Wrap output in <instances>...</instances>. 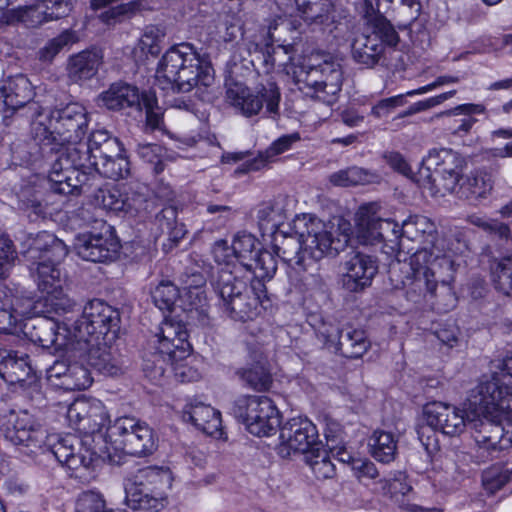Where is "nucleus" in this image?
Masks as SVG:
<instances>
[{"label": "nucleus", "instance_id": "1", "mask_svg": "<svg viewBox=\"0 0 512 512\" xmlns=\"http://www.w3.org/2000/svg\"><path fill=\"white\" fill-rule=\"evenodd\" d=\"M403 234L418 241L420 247L410 257L408 264H397L398 270L405 273V276L395 279V287L404 289L409 301L418 302L426 294L437 296L436 289L440 284L442 293L448 297L445 310L454 307L456 299L450 287L454 264L443 250L435 224L426 216H412L403 222ZM396 272L394 266L390 271L392 280Z\"/></svg>", "mask_w": 512, "mask_h": 512}, {"label": "nucleus", "instance_id": "2", "mask_svg": "<svg viewBox=\"0 0 512 512\" xmlns=\"http://www.w3.org/2000/svg\"><path fill=\"white\" fill-rule=\"evenodd\" d=\"M295 228L297 234H274L273 251L297 273L307 271L326 255H337L350 241L348 233L335 236L329 224L311 214L298 218Z\"/></svg>", "mask_w": 512, "mask_h": 512}, {"label": "nucleus", "instance_id": "3", "mask_svg": "<svg viewBox=\"0 0 512 512\" xmlns=\"http://www.w3.org/2000/svg\"><path fill=\"white\" fill-rule=\"evenodd\" d=\"M28 109L35 140L48 145L83 143L90 119L82 104L70 102L49 111L39 104H31Z\"/></svg>", "mask_w": 512, "mask_h": 512}, {"label": "nucleus", "instance_id": "4", "mask_svg": "<svg viewBox=\"0 0 512 512\" xmlns=\"http://www.w3.org/2000/svg\"><path fill=\"white\" fill-rule=\"evenodd\" d=\"M214 77L212 67L200 58L191 43H180L163 55L156 71L161 89L187 93L197 85L210 86Z\"/></svg>", "mask_w": 512, "mask_h": 512}, {"label": "nucleus", "instance_id": "5", "mask_svg": "<svg viewBox=\"0 0 512 512\" xmlns=\"http://www.w3.org/2000/svg\"><path fill=\"white\" fill-rule=\"evenodd\" d=\"M211 284L222 301L224 311L234 320L246 321L258 314V307L267 309L270 300L265 282L252 279L250 286L227 267L212 276Z\"/></svg>", "mask_w": 512, "mask_h": 512}, {"label": "nucleus", "instance_id": "6", "mask_svg": "<svg viewBox=\"0 0 512 512\" xmlns=\"http://www.w3.org/2000/svg\"><path fill=\"white\" fill-rule=\"evenodd\" d=\"M48 173L50 191L61 196L81 195L89 191V140L87 143L59 144Z\"/></svg>", "mask_w": 512, "mask_h": 512}, {"label": "nucleus", "instance_id": "7", "mask_svg": "<svg viewBox=\"0 0 512 512\" xmlns=\"http://www.w3.org/2000/svg\"><path fill=\"white\" fill-rule=\"evenodd\" d=\"M67 254L65 243L49 232H39L30 239L23 257L30 263V273L41 292L48 294L63 288L65 280L59 264Z\"/></svg>", "mask_w": 512, "mask_h": 512}, {"label": "nucleus", "instance_id": "8", "mask_svg": "<svg viewBox=\"0 0 512 512\" xmlns=\"http://www.w3.org/2000/svg\"><path fill=\"white\" fill-rule=\"evenodd\" d=\"M294 83L306 96L332 106L338 100L343 83V72L338 62L324 59L315 63L313 59L298 65H292Z\"/></svg>", "mask_w": 512, "mask_h": 512}, {"label": "nucleus", "instance_id": "9", "mask_svg": "<svg viewBox=\"0 0 512 512\" xmlns=\"http://www.w3.org/2000/svg\"><path fill=\"white\" fill-rule=\"evenodd\" d=\"M168 471L144 467L126 480L125 501L133 510L159 512L167 505L166 490L170 487Z\"/></svg>", "mask_w": 512, "mask_h": 512}, {"label": "nucleus", "instance_id": "10", "mask_svg": "<svg viewBox=\"0 0 512 512\" xmlns=\"http://www.w3.org/2000/svg\"><path fill=\"white\" fill-rule=\"evenodd\" d=\"M120 312L103 300L88 302L80 319L71 324L78 343L87 341H115L120 330Z\"/></svg>", "mask_w": 512, "mask_h": 512}, {"label": "nucleus", "instance_id": "11", "mask_svg": "<svg viewBox=\"0 0 512 512\" xmlns=\"http://www.w3.org/2000/svg\"><path fill=\"white\" fill-rule=\"evenodd\" d=\"M122 143L112 137L105 130L93 131L89 137V158H91L92 171L112 179L119 180L130 173V163L124 155Z\"/></svg>", "mask_w": 512, "mask_h": 512}, {"label": "nucleus", "instance_id": "12", "mask_svg": "<svg viewBox=\"0 0 512 512\" xmlns=\"http://www.w3.org/2000/svg\"><path fill=\"white\" fill-rule=\"evenodd\" d=\"M427 428L419 431V439L428 454L439 450L436 431L456 437L466 430L467 413L464 409L443 402L429 403L424 408Z\"/></svg>", "mask_w": 512, "mask_h": 512}, {"label": "nucleus", "instance_id": "13", "mask_svg": "<svg viewBox=\"0 0 512 512\" xmlns=\"http://www.w3.org/2000/svg\"><path fill=\"white\" fill-rule=\"evenodd\" d=\"M232 413L258 437L274 434L281 422L278 408L267 396H241L235 400Z\"/></svg>", "mask_w": 512, "mask_h": 512}, {"label": "nucleus", "instance_id": "14", "mask_svg": "<svg viewBox=\"0 0 512 512\" xmlns=\"http://www.w3.org/2000/svg\"><path fill=\"white\" fill-rule=\"evenodd\" d=\"M227 102L242 115L252 117L257 115L266 103L269 114H278L281 92L276 82L267 80L257 87L253 93L245 84L231 80L226 83Z\"/></svg>", "mask_w": 512, "mask_h": 512}, {"label": "nucleus", "instance_id": "15", "mask_svg": "<svg viewBox=\"0 0 512 512\" xmlns=\"http://www.w3.org/2000/svg\"><path fill=\"white\" fill-rule=\"evenodd\" d=\"M110 442L119 443L125 453L143 457L156 450V438L152 428L133 417H121L108 428Z\"/></svg>", "mask_w": 512, "mask_h": 512}, {"label": "nucleus", "instance_id": "16", "mask_svg": "<svg viewBox=\"0 0 512 512\" xmlns=\"http://www.w3.org/2000/svg\"><path fill=\"white\" fill-rule=\"evenodd\" d=\"M374 204L363 205L356 213L358 236L366 244L384 242L392 251L400 249V238L404 236L403 225L391 219H383L376 213Z\"/></svg>", "mask_w": 512, "mask_h": 512}, {"label": "nucleus", "instance_id": "17", "mask_svg": "<svg viewBox=\"0 0 512 512\" xmlns=\"http://www.w3.org/2000/svg\"><path fill=\"white\" fill-rule=\"evenodd\" d=\"M99 230L80 234L75 243L79 257L91 262H108L117 258L120 242L114 228L104 221H100Z\"/></svg>", "mask_w": 512, "mask_h": 512}, {"label": "nucleus", "instance_id": "18", "mask_svg": "<svg viewBox=\"0 0 512 512\" xmlns=\"http://www.w3.org/2000/svg\"><path fill=\"white\" fill-rule=\"evenodd\" d=\"M70 425L85 436L108 438L109 415L100 401L76 400L67 410Z\"/></svg>", "mask_w": 512, "mask_h": 512}, {"label": "nucleus", "instance_id": "19", "mask_svg": "<svg viewBox=\"0 0 512 512\" xmlns=\"http://www.w3.org/2000/svg\"><path fill=\"white\" fill-rule=\"evenodd\" d=\"M428 169H434L439 177L436 184L437 192L441 195L456 191L461 181L465 159L449 148L432 149L425 159Z\"/></svg>", "mask_w": 512, "mask_h": 512}, {"label": "nucleus", "instance_id": "20", "mask_svg": "<svg viewBox=\"0 0 512 512\" xmlns=\"http://www.w3.org/2000/svg\"><path fill=\"white\" fill-rule=\"evenodd\" d=\"M0 431L14 445L41 447L43 432L27 411L10 410L0 416Z\"/></svg>", "mask_w": 512, "mask_h": 512}, {"label": "nucleus", "instance_id": "21", "mask_svg": "<svg viewBox=\"0 0 512 512\" xmlns=\"http://www.w3.org/2000/svg\"><path fill=\"white\" fill-rule=\"evenodd\" d=\"M320 445L317 428L307 418H292L280 429V453L283 456H289L291 452L308 455Z\"/></svg>", "mask_w": 512, "mask_h": 512}, {"label": "nucleus", "instance_id": "22", "mask_svg": "<svg viewBox=\"0 0 512 512\" xmlns=\"http://www.w3.org/2000/svg\"><path fill=\"white\" fill-rule=\"evenodd\" d=\"M473 403L488 413L512 411V387L500 377L482 380L473 390Z\"/></svg>", "mask_w": 512, "mask_h": 512}, {"label": "nucleus", "instance_id": "23", "mask_svg": "<svg viewBox=\"0 0 512 512\" xmlns=\"http://www.w3.org/2000/svg\"><path fill=\"white\" fill-rule=\"evenodd\" d=\"M113 341L97 340L82 342L86 350L85 359L90 367L105 376H119L124 373V361Z\"/></svg>", "mask_w": 512, "mask_h": 512}, {"label": "nucleus", "instance_id": "24", "mask_svg": "<svg viewBox=\"0 0 512 512\" xmlns=\"http://www.w3.org/2000/svg\"><path fill=\"white\" fill-rule=\"evenodd\" d=\"M46 450L62 465L71 470L80 468L89 469L93 462L92 453L81 449V440L74 435L68 434L56 440L48 439Z\"/></svg>", "mask_w": 512, "mask_h": 512}, {"label": "nucleus", "instance_id": "25", "mask_svg": "<svg viewBox=\"0 0 512 512\" xmlns=\"http://www.w3.org/2000/svg\"><path fill=\"white\" fill-rule=\"evenodd\" d=\"M155 337L157 338L155 349L168 355L165 356L167 359H185L190 353L188 332L182 322L165 319Z\"/></svg>", "mask_w": 512, "mask_h": 512}, {"label": "nucleus", "instance_id": "26", "mask_svg": "<svg viewBox=\"0 0 512 512\" xmlns=\"http://www.w3.org/2000/svg\"><path fill=\"white\" fill-rule=\"evenodd\" d=\"M473 438L479 453L487 458L497 457L501 451L512 446V432L506 430L501 423L490 419L480 421Z\"/></svg>", "mask_w": 512, "mask_h": 512}, {"label": "nucleus", "instance_id": "27", "mask_svg": "<svg viewBox=\"0 0 512 512\" xmlns=\"http://www.w3.org/2000/svg\"><path fill=\"white\" fill-rule=\"evenodd\" d=\"M33 89L30 81L23 75L10 77L3 81L0 86V100L5 106L4 120L6 121L19 109H24L25 115L30 119V111L28 107L32 102Z\"/></svg>", "mask_w": 512, "mask_h": 512}, {"label": "nucleus", "instance_id": "28", "mask_svg": "<svg viewBox=\"0 0 512 512\" xmlns=\"http://www.w3.org/2000/svg\"><path fill=\"white\" fill-rule=\"evenodd\" d=\"M344 269V286L351 292H358L371 285L377 274L378 265L375 257L353 251L348 255Z\"/></svg>", "mask_w": 512, "mask_h": 512}, {"label": "nucleus", "instance_id": "29", "mask_svg": "<svg viewBox=\"0 0 512 512\" xmlns=\"http://www.w3.org/2000/svg\"><path fill=\"white\" fill-rule=\"evenodd\" d=\"M486 112V107L483 104L466 103L440 112L435 115V118L442 119L443 127L449 134L464 137L471 133L477 122L474 115L486 114Z\"/></svg>", "mask_w": 512, "mask_h": 512}, {"label": "nucleus", "instance_id": "30", "mask_svg": "<svg viewBox=\"0 0 512 512\" xmlns=\"http://www.w3.org/2000/svg\"><path fill=\"white\" fill-rule=\"evenodd\" d=\"M146 92H140L136 86L119 82L112 84L108 90L99 95L102 105L113 111H126L141 114V103Z\"/></svg>", "mask_w": 512, "mask_h": 512}, {"label": "nucleus", "instance_id": "31", "mask_svg": "<svg viewBox=\"0 0 512 512\" xmlns=\"http://www.w3.org/2000/svg\"><path fill=\"white\" fill-rule=\"evenodd\" d=\"M94 201L106 211L133 215L139 210L142 197L135 193L130 195L116 187L99 188L94 194Z\"/></svg>", "mask_w": 512, "mask_h": 512}, {"label": "nucleus", "instance_id": "32", "mask_svg": "<svg viewBox=\"0 0 512 512\" xmlns=\"http://www.w3.org/2000/svg\"><path fill=\"white\" fill-rule=\"evenodd\" d=\"M33 374L29 356L17 351L0 348V377L8 384L25 382Z\"/></svg>", "mask_w": 512, "mask_h": 512}, {"label": "nucleus", "instance_id": "33", "mask_svg": "<svg viewBox=\"0 0 512 512\" xmlns=\"http://www.w3.org/2000/svg\"><path fill=\"white\" fill-rule=\"evenodd\" d=\"M102 54L97 50H84L69 57L67 77L72 83H81L93 78L102 64Z\"/></svg>", "mask_w": 512, "mask_h": 512}, {"label": "nucleus", "instance_id": "34", "mask_svg": "<svg viewBox=\"0 0 512 512\" xmlns=\"http://www.w3.org/2000/svg\"><path fill=\"white\" fill-rule=\"evenodd\" d=\"M182 417L208 435H215L221 428V413L202 402L185 405Z\"/></svg>", "mask_w": 512, "mask_h": 512}, {"label": "nucleus", "instance_id": "35", "mask_svg": "<svg viewBox=\"0 0 512 512\" xmlns=\"http://www.w3.org/2000/svg\"><path fill=\"white\" fill-rule=\"evenodd\" d=\"M494 179L491 173L475 171L466 177H462L454 192L459 198L477 200L485 198L492 191Z\"/></svg>", "mask_w": 512, "mask_h": 512}, {"label": "nucleus", "instance_id": "36", "mask_svg": "<svg viewBox=\"0 0 512 512\" xmlns=\"http://www.w3.org/2000/svg\"><path fill=\"white\" fill-rule=\"evenodd\" d=\"M353 59L368 68L377 65L384 53V46L376 36L361 35L352 43Z\"/></svg>", "mask_w": 512, "mask_h": 512}, {"label": "nucleus", "instance_id": "37", "mask_svg": "<svg viewBox=\"0 0 512 512\" xmlns=\"http://www.w3.org/2000/svg\"><path fill=\"white\" fill-rule=\"evenodd\" d=\"M299 140L300 134L298 132L279 137L265 151L259 152L255 158L245 163L243 171H258L264 168L273 162L276 156L288 151Z\"/></svg>", "mask_w": 512, "mask_h": 512}, {"label": "nucleus", "instance_id": "38", "mask_svg": "<svg viewBox=\"0 0 512 512\" xmlns=\"http://www.w3.org/2000/svg\"><path fill=\"white\" fill-rule=\"evenodd\" d=\"M370 347L366 332L353 326H345L340 330L337 350L347 358H360Z\"/></svg>", "mask_w": 512, "mask_h": 512}, {"label": "nucleus", "instance_id": "39", "mask_svg": "<svg viewBox=\"0 0 512 512\" xmlns=\"http://www.w3.org/2000/svg\"><path fill=\"white\" fill-rule=\"evenodd\" d=\"M58 329L57 323L49 319H38L33 326L31 340L44 349L61 350L66 347L67 343L65 336L60 335Z\"/></svg>", "mask_w": 512, "mask_h": 512}, {"label": "nucleus", "instance_id": "40", "mask_svg": "<svg viewBox=\"0 0 512 512\" xmlns=\"http://www.w3.org/2000/svg\"><path fill=\"white\" fill-rule=\"evenodd\" d=\"M286 218V210L281 199L264 202L257 210L260 229L273 234L278 232V227L284 223Z\"/></svg>", "mask_w": 512, "mask_h": 512}, {"label": "nucleus", "instance_id": "41", "mask_svg": "<svg viewBox=\"0 0 512 512\" xmlns=\"http://www.w3.org/2000/svg\"><path fill=\"white\" fill-rule=\"evenodd\" d=\"M153 224L161 235H166L172 243H178L186 234L183 223L177 220V209L173 206L164 207L155 215Z\"/></svg>", "mask_w": 512, "mask_h": 512}, {"label": "nucleus", "instance_id": "42", "mask_svg": "<svg viewBox=\"0 0 512 512\" xmlns=\"http://www.w3.org/2000/svg\"><path fill=\"white\" fill-rule=\"evenodd\" d=\"M368 446L374 459L382 463H390L397 453V441L394 435L386 431H375L369 438Z\"/></svg>", "mask_w": 512, "mask_h": 512}, {"label": "nucleus", "instance_id": "43", "mask_svg": "<svg viewBox=\"0 0 512 512\" xmlns=\"http://www.w3.org/2000/svg\"><path fill=\"white\" fill-rule=\"evenodd\" d=\"M300 17L308 25L320 26L329 21L330 3L328 0H293Z\"/></svg>", "mask_w": 512, "mask_h": 512}, {"label": "nucleus", "instance_id": "44", "mask_svg": "<svg viewBox=\"0 0 512 512\" xmlns=\"http://www.w3.org/2000/svg\"><path fill=\"white\" fill-rule=\"evenodd\" d=\"M51 194L53 193L50 190L43 194L30 188L25 189L19 196L20 208L28 212V216L32 220L44 218L48 214L49 205L52 204L50 201Z\"/></svg>", "mask_w": 512, "mask_h": 512}, {"label": "nucleus", "instance_id": "45", "mask_svg": "<svg viewBox=\"0 0 512 512\" xmlns=\"http://www.w3.org/2000/svg\"><path fill=\"white\" fill-rule=\"evenodd\" d=\"M44 306L47 313L65 316L68 321L73 320V315L79 311L77 303L64 293L63 288L46 294Z\"/></svg>", "mask_w": 512, "mask_h": 512}, {"label": "nucleus", "instance_id": "46", "mask_svg": "<svg viewBox=\"0 0 512 512\" xmlns=\"http://www.w3.org/2000/svg\"><path fill=\"white\" fill-rule=\"evenodd\" d=\"M0 333L11 332L18 321L21 312L18 309L19 299L7 289L0 290Z\"/></svg>", "mask_w": 512, "mask_h": 512}, {"label": "nucleus", "instance_id": "47", "mask_svg": "<svg viewBox=\"0 0 512 512\" xmlns=\"http://www.w3.org/2000/svg\"><path fill=\"white\" fill-rule=\"evenodd\" d=\"M260 243L251 234L239 233L232 242V253L234 258L244 267L251 268V261L258 252Z\"/></svg>", "mask_w": 512, "mask_h": 512}, {"label": "nucleus", "instance_id": "48", "mask_svg": "<svg viewBox=\"0 0 512 512\" xmlns=\"http://www.w3.org/2000/svg\"><path fill=\"white\" fill-rule=\"evenodd\" d=\"M377 176L360 167H350L340 170L330 176V182L336 186L349 187L365 185L375 181Z\"/></svg>", "mask_w": 512, "mask_h": 512}, {"label": "nucleus", "instance_id": "49", "mask_svg": "<svg viewBox=\"0 0 512 512\" xmlns=\"http://www.w3.org/2000/svg\"><path fill=\"white\" fill-rule=\"evenodd\" d=\"M495 289L512 297V256H504L491 266Z\"/></svg>", "mask_w": 512, "mask_h": 512}, {"label": "nucleus", "instance_id": "50", "mask_svg": "<svg viewBox=\"0 0 512 512\" xmlns=\"http://www.w3.org/2000/svg\"><path fill=\"white\" fill-rule=\"evenodd\" d=\"M165 353H161L159 349H155L154 352L145 354L143 358V371L146 376L152 381H159L165 374L168 366H172L174 363L182 361L183 359H167Z\"/></svg>", "mask_w": 512, "mask_h": 512}, {"label": "nucleus", "instance_id": "51", "mask_svg": "<svg viewBox=\"0 0 512 512\" xmlns=\"http://www.w3.org/2000/svg\"><path fill=\"white\" fill-rule=\"evenodd\" d=\"M306 462L318 479H330L335 475V466L329 453L321 445L306 455Z\"/></svg>", "mask_w": 512, "mask_h": 512}, {"label": "nucleus", "instance_id": "52", "mask_svg": "<svg viewBox=\"0 0 512 512\" xmlns=\"http://www.w3.org/2000/svg\"><path fill=\"white\" fill-rule=\"evenodd\" d=\"M246 270L253 272V279L264 282L265 279L270 280L275 275L277 261L271 252L260 248L258 252H255V256L251 261V268H246Z\"/></svg>", "mask_w": 512, "mask_h": 512}, {"label": "nucleus", "instance_id": "53", "mask_svg": "<svg viewBox=\"0 0 512 512\" xmlns=\"http://www.w3.org/2000/svg\"><path fill=\"white\" fill-rule=\"evenodd\" d=\"M136 153L140 159L152 166L155 174H160L165 168L167 150L156 143L137 144Z\"/></svg>", "mask_w": 512, "mask_h": 512}, {"label": "nucleus", "instance_id": "54", "mask_svg": "<svg viewBox=\"0 0 512 512\" xmlns=\"http://www.w3.org/2000/svg\"><path fill=\"white\" fill-rule=\"evenodd\" d=\"M93 379L89 370L81 364H70L69 372L63 382L55 383V386L65 390H84L91 386Z\"/></svg>", "mask_w": 512, "mask_h": 512}, {"label": "nucleus", "instance_id": "55", "mask_svg": "<svg viewBox=\"0 0 512 512\" xmlns=\"http://www.w3.org/2000/svg\"><path fill=\"white\" fill-rule=\"evenodd\" d=\"M178 296L179 289L169 280H161L151 290L153 303L162 311H171Z\"/></svg>", "mask_w": 512, "mask_h": 512}, {"label": "nucleus", "instance_id": "56", "mask_svg": "<svg viewBox=\"0 0 512 512\" xmlns=\"http://www.w3.org/2000/svg\"><path fill=\"white\" fill-rule=\"evenodd\" d=\"M237 375L247 387L257 390H268L272 384L271 374L261 365L249 369H240Z\"/></svg>", "mask_w": 512, "mask_h": 512}, {"label": "nucleus", "instance_id": "57", "mask_svg": "<svg viewBox=\"0 0 512 512\" xmlns=\"http://www.w3.org/2000/svg\"><path fill=\"white\" fill-rule=\"evenodd\" d=\"M371 27L372 32L370 35L376 36L384 47L385 45L395 47L398 44L399 35L397 31L391 22L383 15L374 17Z\"/></svg>", "mask_w": 512, "mask_h": 512}, {"label": "nucleus", "instance_id": "58", "mask_svg": "<svg viewBox=\"0 0 512 512\" xmlns=\"http://www.w3.org/2000/svg\"><path fill=\"white\" fill-rule=\"evenodd\" d=\"M75 41L73 32L64 31L57 37L49 40L44 47L38 51V58L43 62H51L54 57L67 45Z\"/></svg>", "mask_w": 512, "mask_h": 512}, {"label": "nucleus", "instance_id": "59", "mask_svg": "<svg viewBox=\"0 0 512 512\" xmlns=\"http://www.w3.org/2000/svg\"><path fill=\"white\" fill-rule=\"evenodd\" d=\"M18 253L13 241L8 236L0 237V279H6L14 267Z\"/></svg>", "mask_w": 512, "mask_h": 512}, {"label": "nucleus", "instance_id": "60", "mask_svg": "<svg viewBox=\"0 0 512 512\" xmlns=\"http://www.w3.org/2000/svg\"><path fill=\"white\" fill-rule=\"evenodd\" d=\"M101 493L93 490L83 491L76 500V512H108Z\"/></svg>", "mask_w": 512, "mask_h": 512}, {"label": "nucleus", "instance_id": "61", "mask_svg": "<svg viewBox=\"0 0 512 512\" xmlns=\"http://www.w3.org/2000/svg\"><path fill=\"white\" fill-rule=\"evenodd\" d=\"M10 15H21V20L30 27H37L51 21L41 1L24 9L11 12Z\"/></svg>", "mask_w": 512, "mask_h": 512}, {"label": "nucleus", "instance_id": "62", "mask_svg": "<svg viewBox=\"0 0 512 512\" xmlns=\"http://www.w3.org/2000/svg\"><path fill=\"white\" fill-rule=\"evenodd\" d=\"M379 484L382 493L390 496L396 502L400 501L399 497H403L411 491V486L406 482V477L402 473L390 480H380Z\"/></svg>", "mask_w": 512, "mask_h": 512}, {"label": "nucleus", "instance_id": "63", "mask_svg": "<svg viewBox=\"0 0 512 512\" xmlns=\"http://www.w3.org/2000/svg\"><path fill=\"white\" fill-rule=\"evenodd\" d=\"M406 104L405 95L384 98L372 106L370 114L376 119L388 117L396 108Z\"/></svg>", "mask_w": 512, "mask_h": 512}, {"label": "nucleus", "instance_id": "64", "mask_svg": "<svg viewBox=\"0 0 512 512\" xmlns=\"http://www.w3.org/2000/svg\"><path fill=\"white\" fill-rule=\"evenodd\" d=\"M326 436V445L329 449V452L333 457H336L340 462L351 464L353 467V461L356 459L353 458L350 452L346 450L344 445H341V441L338 439V436L335 435L331 429H328L325 432Z\"/></svg>", "mask_w": 512, "mask_h": 512}]
</instances>
